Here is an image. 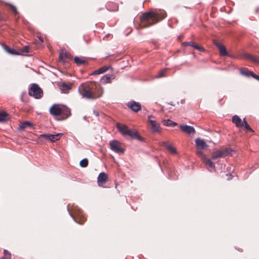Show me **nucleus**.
Instances as JSON below:
<instances>
[{
  "label": "nucleus",
  "instance_id": "obj_1",
  "mask_svg": "<svg viewBox=\"0 0 259 259\" xmlns=\"http://www.w3.org/2000/svg\"><path fill=\"white\" fill-rule=\"evenodd\" d=\"M166 13L162 11L159 12H148L143 14L141 17L142 27L150 26L164 19Z\"/></svg>",
  "mask_w": 259,
  "mask_h": 259
},
{
  "label": "nucleus",
  "instance_id": "obj_2",
  "mask_svg": "<svg viewBox=\"0 0 259 259\" xmlns=\"http://www.w3.org/2000/svg\"><path fill=\"white\" fill-rule=\"evenodd\" d=\"M78 92L82 98L87 99H95L101 96V95L97 96H95L90 90L89 86L84 85L83 84H81L79 87Z\"/></svg>",
  "mask_w": 259,
  "mask_h": 259
},
{
  "label": "nucleus",
  "instance_id": "obj_3",
  "mask_svg": "<svg viewBox=\"0 0 259 259\" xmlns=\"http://www.w3.org/2000/svg\"><path fill=\"white\" fill-rule=\"evenodd\" d=\"M28 95L36 99H39L43 96V91L37 84L32 83L28 89Z\"/></svg>",
  "mask_w": 259,
  "mask_h": 259
},
{
  "label": "nucleus",
  "instance_id": "obj_4",
  "mask_svg": "<svg viewBox=\"0 0 259 259\" xmlns=\"http://www.w3.org/2000/svg\"><path fill=\"white\" fill-rule=\"evenodd\" d=\"M67 210L68 211L69 210V207H67ZM73 211L74 214V215H73L71 213L69 212L70 216L72 217V218L74 219V221H75L76 223H78L80 224H81L83 222H84L86 219L84 218L83 212L82 210L78 207V206H73Z\"/></svg>",
  "mask_w": 259,
  "mask_h": 259
},
{
  "label": "nucleus",
  "instance_id": "obj_5",
  "mask_svg": "<svg viewBox=\"0 0 259 259\" xmlns=\"http://www.w3.org/2000/svg\"><path fill=\"white\" fill-rule=\"evenodd\" d=\"M109 146L113 151L119 154L124 153V149L122 147L121 143L117 140H112L109 143Z\"/></svg>",
  "mask_w": 259,
  "mask_h": 259
},
{
  "label": "nucleus",
  "instance_id": "obj_6",
  "mask_svg": "<svg viewBox=\"0 0 259 259\" xmlns=\"http://www.w3.org/2000/svg\"><path fill=\"white\" fill-rule=\"evenodd\" d=\"M62 135L63 134L62 133H59L56 135L41 134L39 136V138L45 141H50L54 142L59 140Z\"/></svg>",
  "mask_w": 259,
  "mask_h": 259
},
{
  "label": "nucleus",
  "instance_id": "obj_7",
  "mask_svg": "<svg viewBox=\"0 0 259 259\" xmlns=\"http://www.w3.org/2000/svg\"><path fill=\"white\" fill-rule=\"evenodd\" d=\"M232 150L229 149H226L223 151L217 150L212 153L211 158L212 159H216L220 157H224L231 154Z\"/></svg>",
  "mask_w": 259,
  "mask_h": 259
},
{
  "label": "nucleus",
  "instance_id": "obj_8",
  "mask_svg": "<svg viewBox=\"0 0 259 259\" xmlns=\"http://www.w3.org/2000/svg\"><path fill=\"white\" fill-rule=\"evenodd\" d=\"M125 136H128L133 139H137L140 141H143V138L140 136L138 132L134 128H128Z\"/></svg>",
  "mask_w": 259,
  "mask_h": 259
},
{
  "label": "nucleus",
  "instance_id": "obj_9",
  "mask_svg": "<svg viewBox=\"0 0 259 259\" xmlns=\"http://www.w3.org/2000/svg\"><path fill=\"white\" fill-rule=\"evenodd\" d=\"M126 106L133 111L137 112L141 109V105L135 101H131L128 102Z\"/></svg>",
  "mask_w": 259,
  "mask_h": 259
},
{
  "label": "nucleus",
  "instance_id": "obj_10",
  "mask_svg": "<svg viewBox=\"0 0 259 259\" xmlns=\"http://www.w3.org/2000/svg\"><path fill=\"white\" fill-rule=\"evenodd\" d=\"M150 124V128L151 132L153 134H156L161 132V128L159 123H157L155 120H149Z\"/></svg>",
  "mask_w": 259,
  "mask_h": 259
},
{
  "label": "nucleus",
  "instance_id": "obj_11",
  "mask_svg": "<svg viewBox=\"0 0 259 259\" xmlns=\"http://www.w3.org/2000/svg\"><path fill=\"white\" fill-rule=\"evenodd\" d=\"M62 108L60 107L59 104H54L49 110L50 114L53 116L61 115L62 113Z\"/></svg>",
  "mask_w": 259,
  "mask_h": 259
},
{
  "label": "nucleus",
  "instance_id": "obj_12",
  "mask_svg": "<svg viewBox=\"0 0 259 259\" xmlns=\"http://www.w3.org/2000/svg\"><path fill=\"white\" fill-rule=\"evenodd\" d=\"M195 145L197 148L199 149H206L208 147V145L205 141L200 138H197L195 140Z\"/></svg>",
  "mask_w": 259,
  "mask_h": 259
},
{
  "label": "nucleus",
  "instance_id": "obj_13",
  "mask_svg": "<svg viewBox=\"0 0 259 259\" xmlns=\"http://www.w3.org/2000/svg\"><path fill=\"white\" fill-rule=\"evenodd\" d=\"M214 44L218 47L220 51V54L221 56H229L228 54L225 47L217 41H214Z\"/></svg>",
  "mask_w": 259,
  "mask_h": 259
},
{
  "label": "nucleus",
  "instance_id": "obj_14",
  "mask_svg": "<svg viewBox=\"0 0 259 259\" xmlns=\"http://www.w3.org/2000/svg\"><path fill=\"white\" fill-rule=\"evenodd\" d=\"M180 129L187 134H193L195 132V128L191 126L188 125H181Z\"/></svg>",
  "mask_w": 259,
  "mask_h": 259
},
{
  "label": "nucleus",
  "instance_id": "obj_15",
  "mask_svg": "<svg viewBox=\"0 0 259 259\" xmlns=\"http://www.w3.org/2000/svg\"><path fill=\"white\" fill-rule=\"evenodd\" d=\"M62 113L61 114L62 116V119H65L71 115V111L70 108L66 106H64L61 109Z\"/></svg>",
  "mask_w": 259,
  "mask_h": 259
},
{
  "label": "nucleus",
  "instance_id": "obj_16",
  "mask_svg": "<svg viewBox=\"0 0 259 259\" xmlns=\"http://www.w3.org/2000/svg\"><path fill=\"white\" fill-rule=\"evenodd\" d=\"M232 122L235 124L237 127L243 126V120L237 115H234L232 117Z\"/></svg>",
  "mask_w": 259,
  "mask_h": 259
},
{
  "label": "nucleus",
  "instance_id": "obj_17",
  "mask_svg": "<svg viewBox=\"0 0 259 259\" xmlns=\"http://www.w3.org/2000/svg\"><path fill=\"white\" fill-rule=\"evenodd\" d=\"M108 180L107 175L104 172H102L100 173L98 177V183L99 186H101L102 184L105 183Z\"/></svg>",
  "mask_w": 259,
  "mask_h": 259
},
{
  "label": "nucleus",
  "instance_id": "obj_18",
  "mask_svg": "<svg viewBox=\"0 0 259 259\" xmlns=\"http://www.w3.org/2000/svg\"><path fill=\"white\" fill-rule=\"evenodd\" d=\"M203 162L206 165L208 170H209L210 171H215L214 163L211 160H210L209 159L206 158L205 160H203Z\"/></svg>",
  "mask_w": 259,
  "mask_h": 259
},
{
  "label": "nucleus",
  "instance_id": "obj_19",
  "mask_svg": "<svg viewBox=\"0 0 259 259\" xmlns=\"http://www.w3.org/2000/svg\"><path fill=\"white\" fill-rule=\"evenodd\" d=\"M243 57L245 59L249 60L255 64H259V58L256 56H252L248 53H244L243 54Z\"/></svg>",
  "mask_w": 259,
  "mask_h": 259
},
{
  "label": "nucleus",
  "instance_id": "obj_20",
  "mask_svg": "<svg viewBox=\"0 0 259 259\" xmlns=\"http://www.w3.org/2000/svg\"><path fill=\"white\" fill-rule=\"evenodd\" d=\"M110 66H104L99 69L94 71L92 73H91L90 75H95V74H100L103 73L107 71L109 68H110Z\"/></svg>",
  "mask_w": 259,
  "mask_h": 259
},
{
  "label": "nucleus",
  "instance_id": "obj_21",
  "mask_svg": "<svg viewBox=\"0 0 259 259\" xmlns=\"http://www.w3.org/2000/svg\"><path fill=\"white\" fill-rule=\"evenodd\" d=\"M117 130L123 135L125 136L126 133L128 130V127L124 124H120L119 123H117L116 124Z\"/></svg>",
  "mask_w": 259,
  "mask_h": 259
},
{
  "label": "nucleus",
  "instance_id": "obj_22",
  "mask_svg": "<svg viewBox=\"0 0 259 259\" xmlns=\"http://www.w3.org/2000/svg\"><path fill=\"white\" fill-rule=\"evenodd\" d=\"M115 77V76L113 74L105 75L102 77L101 81L105 83H110L111 80L114 79Z\"/></svg>",
  "mask_w": 259,
  "mask_h": 259
},
{
  "label": "nucleus",
  "instance_id": "obj_23",
  "mask_svg": "<svg viewBox=\"0 0 259 259\" xmlns=\"http://www.w3.org/2000/svg\"><path fill=\"white\" fill-rule=\"evenodd\" d=\"M163 145H164L167 150L170 153L174 154H176L177 153V150L175 148H174L171 145L168 144L166 142H162Z\"/></svg>",
  "mask_w": 259,
  "mask_h": 259
},
{
  "label": "nucleus",
  "instance_id": "obj_24",
  "mask_svg": "<svg viewBox=\"0 0 259 259\" xmlns=\"http://www.w3.org/2000/svg\"><path fill=\"white\" fill-rule=\"evenodd\" d=\"M10 119L9 115L5 111L0 112V122H4Z\"/></svg>",
  "mask_w": 259,
  "mask_h": 259
},
{
  "label": "nucleus",
  "instance_id": "obj_25",
  "mask_svg": "<svg viewBox=\"0 0 259 259\" xmlns=\"http://www.w3.org/2000/svg\"><path fill=\"white\" fill-rule=\"evenodd\" d=\"M31 127L32 126V123L28 121H25L22 123H21L19 126V129L20 130H24L26 127Z\"/></svg>",
  "mask_w": 259,
  "mask_h": 259
},
{
  "label": "nucleus",
  "instance_id": "obj_26",
  "mask_svg": "<svg viewBox=\"0 0 259 259\" xmlns=\"http://www.w3.org/2000/svg\"><path fill=\"white\" fill-rule=\"evenodd\" d=\"M163 123L166 126L174 127L177 125V123L172 121L170 119H167L163 120Z\"/></svg>",
  "mask_w": 259,
  "mask_h": 259
},
{
  "label": "nucleus",
  "instance_id": "obj_27",
  "mask_svg": "<svg viewBox=\"0 0 259 259\" xmlns=\"http://www.w3.org/2000/svg\"><path fill=\"white\" fill-rule=\"evenodd\" d=\"M61 90L64 93H67L71 88V85L65 83H62L61 85Z\"/></svg>",
  "mask_w": 259,
  "mask_h": 259
},
{
  "label": "nucleus",
  "instance_id": "obj_28",
  "mask_svg": "<svg viewBox=\"0 0 259 259\" xmlns=\"http://www.w3.org/2000/svg\"><path fill=\"white\" fill-rule=\"evenodd\" d=\"M74 62L77 65H80L81 64H84L85 63V61L84 60H81L78 57H74Z\"/></svg>",
  "mask_w": 259,
  "mask_h": 259
},
{
  "label": "nucleus",
  "instance_id": "obj_29",
  "mask_svg": "<svg viewBox=\"0 0 259 259\" xmlns=\"http://www.w3.org/2000/svg\"><path fill=\"white\" fill-rule=\"evenodd\" d=\"M201 150L202 149H198L196 152V154L204 160L206 159V155L203 153Z\"/></svg>",
  "mask_w": 259,
  "mask_h": 259
},
{
  "label": "nucleus",
  "instance_id": "obj_30",
  "mask_svg": "<svg viewBox=\"0 0 259 259\" xmlns=\"http://www.w3.org/2000/svg\"><path fill=\"white\" fill-rule=\"evenodd\" d=\"M79 165L82 167H85L88 165V160L87 158L82 159L79 163Z\"/></svg>",
  "mask_w": 259,
  "mask_h": 259
},
{
  "label": "nucleus",
  "instance_id": "obj_31",
  "mask_svg": "<svg viewBox=\"0 0 259 259\" xmlns=\"http://www.w3.org/2000/svg\"><path fill=\"white\" fill-rule=\"evenodd\" d=\"M67 53H63V52H60L59 55V59L60 61L62 62L63 63L65 62V58L67 57Z\"/></svg>",
  "mask_w": 259,
  "mask_h": 259
},
{
  "label": "nucleus",
  "instance_id": "obj_32",
  "mask_svg": "<svg viewBox=\"0 0 259 259\" xmlns=\"http://www.w3.org/2000/svg\"><path fill=\"white\" fill-rule=\"evenodd\" d=\"M243 126L246 130L249 131H253L252 128L250 127V126L247 123L245 118H243Z\"/></svg>",
  "mask_w": 259,
  "mask_h": 259
},
{
  "label": "nucleus",
  "instance_id": "obj_33",
  "mask_svg": "<svg viewBox=\"0 0 259 259\" xmlns=\"http://www.w3.org/2000/svg\"><path fill=\"white\" fill-rule=\"evenodd\" d=\"M6 51L9 53L10 54H12V55H19L20 53H18L17 51H16L15 49H10V48H6Z\"/></svg>",
  "mask_w": 259,
  "mask_h": 259
},
{
  "label": "nucleus",
  "instance_id": "obj_34",
  "mask_svg": "<svg viewBox=\"0 0 259 259\" xmlns=\"http://www.w3.org/2000/svg\"><path fill=\"white\" fill-rule=\"evenodd\" d=\"M194 42L190 41H186V42H183L182 43V46L183 47H186V46H191L192 47H193V45H194Z\"/></svg>",
  "mask_w": 259,
  "mask_h": 259
},
{
  "label": "nucleus",
  "instance_id": "obj_35",
  "mask_svg": "<svg viewBox=\"0 0 259 259\" xmlns=\"http://www.w3.org/2000/svg\"><path fill=\"white\" fill-rule=\"evenodd\" d=\"M29 50V47L27 46H25L21 50V54L22 55H24V53H28Z\"/></svg>",
  "mask_w": 259,
  "mask_h": 259
},
{
  "label": "nucleus",
  "instance_id": "obj_36",
  "mask_svg": "<svg viewBox=\"0 0 259 259\" xmlns=\"http://www.w3.org/2000/svg\"><path fill=\"white\" fill-rule=\"evenodd\" d=\"M166 72V69L161 70L158 73L157 77H162L165 76Z\"/></svg>",
  "mask_w": 259,
  "mask_h": 259
},
{
  "label": "nucleus",
  "instance_id": "obj_37",
  "mask_svg": "<svg viewBox=\"0 0 259 259\" xmlns=\"http://www.w3.org/2000/svg\"><path fill=\"white\" fill-rule=\"evenodd\" d=\"M193 47L197 50H198L200 52L204 51V49L203 48L198 46L197 44H196L195 43H194V45H193Z\"/></svg>",
  "mask_w": 259,
  "mask_h": 259
},
{
  "label": "nucleus",
  "instance_id": "obj_38",
  "mask_svg": "<svg viewBox=\"0 0 259 259\" xmlns=\"http://www.w3.org/2000/svg\"><path fill=\"white\" fill-rule=\"evenodd\" d=\"M9 5H10L13 12L14 13L15 16H16L18 14L17 9L16 8V7L14 6H13L12 5L10 4Z\"/></svg>",
  "mask_w": 259,
  "mask_h": 259
},
{
  "label": "nucleus",
  "instance_id": "obj_39",
  "mask_svg": "<svg viewBox=\"0 0 259 259\" xmlns=\"http://www.w3.org/2000/svg\"><path fill=\"white\" fill-rule=\"evenodd\" d=\"M240 73L241 74H242L244 76H248V77L250 76V72H248L246 70L241 69L240 70Z\"/></svg>",
  "mask_w": 259,
  "mask_h": 259
},
{
  "label": "nucleus",
  "instance_id": "obj_40",
  "mask_svg": "<svg viewBox=\"0 0 259 259\" xmlns=\"http://www.w3.org/2000/svg\"><path fill=\"white\" fill-rule=\"evenodd\" d=\"M250 76L259 81V76L254 73L252 71L250 72Z\"/></svg>",
  "mask_w": 259,
  "mask_h": 259
},
{
  "label": "nucleus",
  "instance_id": "obj_41",
  "mask_svg": "<svg viewBox=\"0 0 259 259\" xmlns=\"http://www.w3.org/2000/svg\"><path fill=\"white\" fill-rule=\"evenodd\" d=\"M4 257H11V253L7 250H4Z\"/></svg>",
  "mask_w": 259,
  "mask_h": 259
},
{
  "label": "nucleus",
  "instance_id": "obj_42",
  "mask_svg": "<svg viewBox=\"0 0 259 259\" xmlns=\"http://www.w3.org/2000/svg\"><path fill=\"white\" fill-rule=\"evenodd\" d=\"M93 113L95 114L96 116H98L99 114V112L96 110H94Z\"/></svg>",
  "mask_w": 259,
  "mask_h": 259
},
{
  "label": "nucleus",
  "instance_id": "obj_43",
  "mask_svg": "<svg viewBox=\"0 0 259 259\" xmlns=\"http://www.w3.org/2000/svg\"><path fill=\"white\" fill-rule=\"evenodd\" d=\"M227 176H228V180H230L232 179V176L231 174H227Z\"/></svg>",
  "mask_w": 259,
  "mask_h": 259
},
{
  "label": "nucleus",
  "instance_id": "obj_44",
  "mask_svg": "<svg viewBox=\"0 0 259 259\" xmlns=\"http://www.w3.org/2000/svg\"><path fill=\"white\" fill-rule=\"evenodd\" d=\"M1 259H11V257H2Z\"/></svg>",
  "mask_w": 259,
  "mask_h": 259
},
{
  "label": "nucleus",
  "instance_id": "obj_45",
  "mask_svg": "<svg viewBox=\"0 0 259 259\" xmlns=\"http://www.w3.org/2000/svg\"><path fill=\"white\" fill-rule=\"evenodd\" d=\"M38 39L41 41V42H43L44 40H43V38L41 37V36H38Z\"/></svg>",
  "mask_w": 259,
  "mask_h": 259
}]
</instances>
